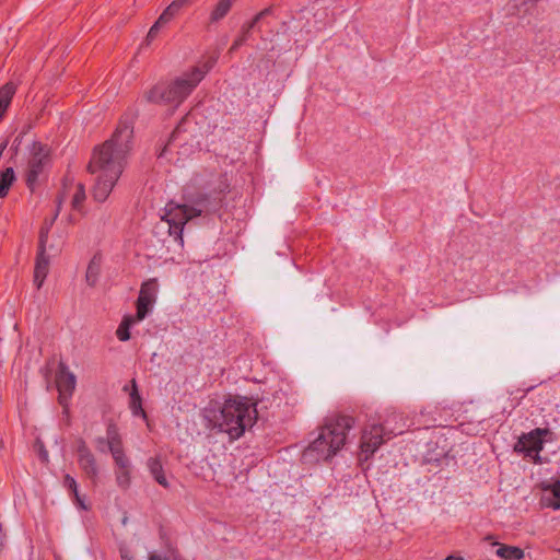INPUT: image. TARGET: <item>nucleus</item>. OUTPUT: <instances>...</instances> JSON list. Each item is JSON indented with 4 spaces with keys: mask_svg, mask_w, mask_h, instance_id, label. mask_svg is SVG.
<instances>
[{
    "mask_svg": "<svg viewBox=\"0 0 560 560\" xmlns=\"http://www.w3.org/2000/svg\"><path fill=\"white\" fill-rule=\"evenodd\" d=\"M132 136V124L120 120L112 138L94 150L88 172L98 173L92 191L95 201L104 202L119 179Z\"/></svg>",
    "mask_w": 560,
    "mask_h": 560,
    "instance_id": "1",
    "label": "nucleus"
},
{
    "mask_svg": "<svg viewBox=\"0 0 560 560\" xmlns=\"http://www.w3.org/2000/svg\"><path fill=\"white\" fill-rule=\"evenodd\" d=\"M211 66H195L170 81H159L143 93V98L150 104L177 108L194 92L203 80Z\"/></svg>",
    "mask_w": 560,
    "mask_h": 560,
    "instance_id": "2",
    "label": "nucleus"
},
{
    "mask_svg": "<svg viewBox=\"0 0 560 560\" xmlns=\"http://www.w3.org/2000/svg\"><path fill=\"white\" fill-rule=\"evenodd\" d=\"M257 401L246 396L236 395L225 399L219 416H214L213 428L229 434L231 440L240 439L247 428L257 420Z\"/></svg>",
    "mask_w": 560,
    "mask_h": 560,
    "instance_id": "3",
    "label": "nucleus"
},
{
    "mask_svg": "<svg viewBox=\"0 0 560 560\" xmlns=\"http://www.w3.org/2000/svg\"><path fill=\"white\" fill-rule=\"evenodd\" d=\"M353 424L354 419L351 416L330 418L318 436L304 451L303 456L316 462L330 459L346 444L347 435Z\"/></svg>",
    "mask_w": 560,
    "mask_h": 560,
    "instance_id": "4",
    "label": "nucleus"
},
{
    "mask_svg": "<svg viewBox=\"0 0 560 560\" xmlns=\"http://www.w3.org/2000/svg\"><path fill=\"white\" fill-rule=\"evenodd\" d=\"M194 218H196V215H192L191 206L170 202L165 208V214L162 217V221L166 223L168 234L174 237V241L182 245L184 243V225Z\"/></svg>",
    "mask_w": 560,
    "mask_h": 560,
    "instance_id": "5",
    "label": "nucleus"
},
{
    "mask_svg": "<svg viewBox=\"0 0 560 560\" xmlns=\"http://www.w3.org/2000/svg\"><path fill=\"white\" fill-rule=\"evenodd\" d=\"M50 150L47 144L34 141L31 150V156L25 173V183L31 191L34 190L39 175L50 161Z\"/></svg>",
    "mask_w": 560,
    "mask_h": 560,
    "instance_id": "6",
    "label": "nucleus"
},
{
    "mask_svg": "<svg viewBox=\"0 0 560 560\" xmlns=\"http://www.w3.org/2000/svg\"><path fill=\"white\" fill-rule=\"evenodd\" d=\"M75 375L69 371L68 365L60 361L56 372V386L58 389V401L68 412L69 400L75 389Z\"/></svg>",
    "mask_w": 560,
    "mask_h": 560,
    "instance_id": "7",
    "label": "nucleus"
},
{
    "mask_svg": "<svg viewBox=\"0 0 560 560\" xmlns=\"http://www.w3.org/2000/svg\"><path fill=\"white\" fill-rule=\"evenodd\" d=\"M549 433V429L541 428H536L528 433H523L514 445V451L517 453H523L526 456H532V454L535 453V460L540 462L539 452L544 447L542 438Z\"/></svg>",
    "mask_w": 560,
    "mask_h": 560,
    "instance_id": "8",
    "label": "nucleus"
},
{
    "mask_svg": "<svg viewBox=\"0 0 560 560\" xmlns=\"http://www.w3.org/2000/svg\"><path fill=\"white\" fill-rule=\"evenodd\" d=\"M158 294V280L148 279L142 282L138 299L136 301V319L143 320L151 312Z\"/></svg>",
    "mask_w": 560,
    "mask_h": 560,
    "instance_id": "9",
    "label": "nucleus"
},
{
    "mask_svg": "<svg viewBox=\"0 0 560 560\" xmlns=\"http://www.w3.org/2000/svg\"><path fill=\"white\" fill-rule=\"evenodd\" d=\"M224 201V190L199 195L191 205L192 215L218 213Z\"/></svg>",
    "mask_w": 560,
    "mask_h": 560,
    "instance_id": "10",
    "label": "nucleus"
},
{
    "mask_svg": "<svg viewBox=\"0 0 560 560\" xmlns=\"http://www.w3.org/2000/svg\"><path fill=\"white\" fill-rule=\"evenodd\" d=\"M190 0H174L161 13L154 24L150 27L145 42L150 45L159 35L160 31L171 23L180 10L187 5Z\"/></svg>",
    "mask_w": 560,
    "mask_h": 560,
    "instance_id": "11",
    "label": "nucleus"
},
{
    "mask_svg": "<svg viewBox=\"0 0 560 560\" xmlns=\"http://www.w3.org/2000/svg\"><path fill=\"white\" fill-rule=\"evenodd\" d=\"M77 455L80 469L93 485H96L100 477V468L94 454L83 439L78 443Z\"/></svg>",
    "mask_w": 560,
    "mask_h": 560,
    "instance_id": "12",
    "label": "nucleus"
},
{
    "mask_svg": "<svg viewBox=\"0 0 560 560\" xmlns=\"http://www.w3.org/2000/svg\"><path fill=\"white\" fill-rule=\"evenodd\" d=\"M385 442L384 428L381 424H372L365 428L361 435L360 448L365 454V458L372 456L378 447Z\"/></svg>",
    "mask_w": 560,
    "mask_h": 560,
    "instance_id": "13",
    "label": "nucleus"
},
{
    "mask_svg": "<svg viewBox=\"0 0 560 560\" xmlns=\"http://www.w3.org/2000/svg\"><path fill=\"white\" fill-rule=\"evenodd\" d=\"M124 392L129 393V408L131 410L132 416L141 417L144 420L148 419L147 412L142 407V397L138 389V384L135 378L130 381V384H126L122 388Z\"/></svg>",
    "mask_w": 560,
    "mask_h": 560,
    "instance_id": "14",
    "label": "nucleus"
},
{
    "mask_svg": "<svg viewBox=\"0 0 560 560\" xmlns=\"http://www.w3.org/2000/svg\"><path fill=\"white\" fill-rule=\"evenodd\" d=\"M49 271V257L46 255V249H38L36 255L34 268V284L37 290L43 287V283Z\"/></svg>",
    "mask_w": 560,
    "mask_h": 560,
    "instance_id": "15",
    "label": "nucleus"
},
{
    "mask_svg": "<svg viewBox=\"0 0 560 560\" xmlns=\"http://www.w3.org/2000/svg\"><path fill=\"white\" fill-rule=\"evenodd\" d=\"M147 467L154 480L165 489L170 488V483L165 477L162 462L159 457H150Z\"/></svg>",
    "mask_w": 560,
    "mask_h": 560,
    "instance_id": "16",
    "label": "nucleus"
},
{
    "mask_svg": "<svg viewBox=\"0 0 560 560\" xmlns=\"http://www.w3.org/2000/svg\"><path fill=\"white\" fill-rule=\"evenodd\" d=\"M62 485L68 490L70 497L73 499L74 504L79 509L88 511L89 506L85 504L84 499L79 493L78 483L75 479L71 475L66 474L63 477Z\"/></svg>",
    "mask_w": 560,
    "mask_h": 560,
    "instance_id": "17",
    "label": "nucleus"
},
{
    "mask_svg": "<svg viewBox=\"0 0 560 560\" xmlns=\"http://www.w3.org/2000/svg\"><path fill=\"white\" fill-rule=\"evenodd\" d=\"M15 92L16 85L13 82H8L0 88V120L11 104Z\"/></svg>",
    "mask_w": 560,
    "mask_h": 560,
    "instance_id": "18",
    "label": "nucleus"
},
{
    "mask_svg": "<svg viewBox=\"0 0 560 560\" xmlns=\"http://www.w3.org/2000/svg\"><path fill=\"white\" fill-rule=\"evenodd\" d=\"M236 0H218L210 13V22L215 23L224 19Z\"/></svg>",
    "mask_w": 560,
    "mask_h": 560,
    "instance_id": "19",
    "label": "nucleus"
},
{
    "mask_svg": "<svg viewBox=\"0 0 560 560\" xmlns=\"http://www.w3.org/2000/svg\"><path fill=\"white\" fill-rule=\"evenodd\" d=\"M497 556L504 560H522L524 550L516 546L501 544L495 551Z\"/></svg>",
    "mask_w": 560,
    "mask_h": 560,
    "instance_id": "20",
    "label": "nucleus"
},
{
    "mask_svg": "<svg viewBox=\"0 0 560 560\" xmlns=\"http://www.w3.org/2000/svg\"><path fill=\"white\" fill-rule=\"evenodd\" d=\"M139 320L136 319V315H126L124 316L122 320L120 322L117 330L116 336L120 341H128L130 339V328L132 325L138 323Z\"/></svg>",
    "mask_w": 560,
    "mask_h": 560,
    "instance_id": "21",
    "label": "nucleus"
},
{
    "mask_svg": "<svg viewBox=\"0 0 560 560\" xmlns=\"http://www.w3.org/2000/svg\"><path fill=\"white\" fill-rule=\"evenodd\" d=\"M544 490L550 491L552 494V498L542 499L544 504L553 510H560V480L545 486Z\"/></svg>",
    "mask_w": 560,
    "mask_h": 560,
    "instance_id": "22",
    "label": "nucleus"
},
{
    "mask_svg": "<svg viewBox=\"0 0 560 560\" xmlns=\"http://www.w3.org/2000/svg\"><path fill=\"white\" fill-rule=\"evenodd\" d=\"M15 180V173L13 167H7L0 173V198H4L13 182Z\"/></svg>",
    "mask_w": 560,
    "mask_h": 560,
    "instance_id": "23",
    "label": "nucleus"
},
{
    "mask_svg": "<svg viewBox=\"0 0 560 560\" xmlns=\"http://www.w3.org/2000/svg\"><path fill=\"white\" fill-rule=\"evenodd\" d=\"M131 471L132 468L115 469L116 483L120 489H129L131 485Z\"/></svg>",
    "mask_w": 560,
    "mask_h": 560,
    "instance_id": "24",
    "label": "nucleus"
},
{
    "mask_svg": "<svg viewBox=\"0 0 560 560\" xmlns=\"http://www.w3.org/2000/svg\"><path fill=\"white\" fill-rule=\"evenodd\" d=\"M116 466V469L132 468L129 457L125 454V451H117L110 453Z\"/></svg>",
    "mask_w": 560,
    "mask_h": 560,
    "instance_id": "25",
    "label": "nucleus"
},
{
    "mask_svg": "<svg viewBox=\"0 0 560 560\" xmlns=\"http://www.w3.org/2000/svg\"><path fill=\"white\" fill-rule=\"evenodd\" d=\"M100 275V266L95 264L94 260H91V262L88 266L85 279L89 285L94 287L97 282Z\"/></svg>",
    "mask_w": 560,
    "mask_h": 560,
    "instance_id": "26",
    "label": "nucleus"
},
{
    "mask_svg": "<svg viewBox=\"0 0 560 560\" xmlns=\"http://www.w3.org/2000/svg\"><path fill=\"white\" fill-rule=\"evenodd\" d=\"M55 218L48 222L47 220L43 224L39 231V237H38V249H47V241H48V234L50 231V226L52 225Z\"/></svg>",
    "mask_w": 560,
    "mask_h": 560,
    "instance_id": "27",
    "label": "nucleus"
},
{
    "mask_svg": "<svg viewBox=\"0 0 560 560\" xmlns=\"http://www.w3.org/2000/svg\"><path fill=\"white\" fill-rule=\"evenodd\" d=\"M257 27L250 21L244 23L241 28V34L235 38L243 46L252 35V31Z\"/></svg>",
    "mask_w": 560,
    "mask_h": 560,
    "instance_id": "28",
    "label": "nucleus"
},
{
    "mask_svg": "<svg viewBox=\"0 0 560 560\" xmlns=\"http://www.w3.org/2000/svg\"><path fill=\"white\" fill-rule=\"evenodd\" d=\"M85 200V190L82 184H79L77 191L74 192L71 201V206L74 210H80L83 201Z\"/></svg>",
    "mask_w": 560,
    "mask_h": 560,
    "instance_id": "29",
    "label": "nucleus"
},
{
    "mask_svg": "<svg viewBox=\"0 0 560 560\" xmlns=\"http://www.w3.org/2000/svg\"><path fill=\"white\" fill-rule=\"evenodd\" d=\"M447 459L446 453L441 452L439 454H433V452L429 451L424 456V463L427 464H435L436 466H441L443 462Z\"/></svg>",
    "mask_w": 560,
    "mask_h": 560,
    "instance_id": "30",
    "label": "nucleus"
},
{
    "mask_svg": "<svg viewBox=\"0 0 560 560\" xmlns=\"http://www.w3.org/2000/svg\"><path fill=\"white\" fill-rule=\"evenodd\" d=\"M107 448L110 453H114L117 451H122L124 450V445H122V439L120 436V434H118L117 436L115 438H112L108 442H107Z\"/></svg>",
    "mask_w": 560,
    "mask_h": 560,
    "instance_id": "31",
    "label": "nucleus"
},
{
    "mask_svg": "<svg viewBox=\"0 0 560 560\" xmlns=\"http://www.w3.org/2000/svg\"><path fill=\"white\" fill-rule=\"evenodd\" d=\"M273 12V7L270 5L268 8H265L264 10H261L260 12H258L252 20L250 22L254 23V25H258V23L260 21H262L266 16L268 15H271Z\"/></svg>",
    "mask_w": 560,
    "mask_h": 560,
    "instance_id": "32",
    "label": "nucleus"
},
{
    "mask_svg": "<svg viewBox=\"0 0 560 560\" xmlns=\"http://www.w3.org/2000/svg\"><path fill=\"white\" fill-rule=\"evenodd\" d=\"M25 132H20L13 140L11 147H10V151L12 152V155H18L19 154V151H20V147L22 144V141H23V137H24Z\"/></svg>",
    "mask_w": 560,
    "mask_h": 560,
    "instance_id": "33",
    "label": "nucleus"
},
{
    "mask_svg": "<svg viewBox=\"0 0 560 560\" xmlns=\"http://www.w3.org/2000/svg\"><path fill=\"white\" fill-rule=\"evenodd\" d=\"M119 434L118 427L115 422L109 421L106 428V442H108L112 438H115Z\"/></svg>",
    "mask_w": 560,
    "mask_h": 560,
    "instance_id": "34",
    "label": "nucleus"
},
{
    "mask_svg": "<svg viewBox=\"0 0 560 560\" xmlns=\"http://www.w3.org/2000/svg\"><path fill=\"white\" fill-rule=\"evenodd\" d=\"M95 443H96V448L104 453L106 451V447H107V442H106V439L104 436H98L96 440H95Z\"/></svg>",
    "mask_w": 560,
    "mask_h": 560,
    "instance_id": "35",
    "label": "nucleus"
},
{
    "mask_svg": "<svg viewBox=\"0 0 560 560\" xmlns=\"http://www.w3.org/2000/svg\"><path fill=\"white\" fill-rule=\"evenodd\" d=\"M38 456H39V459L43 463H47L48 462V452L45 448L43 443H39Z\"/></svg>",
    "mask_w": 560,
    "mask_h": 560,
    "instance_id": "36",
    "label": "nucleus"
},
{
    "mask_svg": "<svg viewBox=\"0 0 560 560\" xmlns=\"http://www.w3.org/2000/svg\"><path fill=\"white\" fill-rule=\"evenodd\" d=\"M4 542H5V533H4L2 525L0 524V551L3 549Z\"/></svg>",
    "mask_w": 560,
    "mask_h": 560,
    "instance_id": "37",
    "label": "nucleus"
},
{
    "mask_svg": "<svg viewBox=\"0 0 560 560\" xmlns=\"http://www.w3.org/2000/svg\"><path fill=\"white\" fill-rule=\"evenodd\" d=\"M148 559L149 560H166V558H162L160 555H158L155 552L149 553Z\"/></svg>",
    "mask_w": 560,
    "mask_h": 560,
    "instance_id": "38",
    "label": "nucleus"
},
{
    "mask_svg": "<svg viewBox=\"0 0 560 560\" xmlns=\"http://www.w3.org/2000/svg\"><path fill=\"white\" fill-rule=\"evenodd\" d=\"M242 45L240 44V42H237L236 39H234L231 48H230V51H235L237 50Z\"/></svg>",
    "mask_w": 560,
    "mask_h": 560,
    "instance_id": "39",
    "label": "nucleus"
},
{
    "mask_svg": "<svg viewBox=\"0 0 560 560\" xmlns=\"http://www.w3.org/2000/svg\"><path fill=\"white\" fill-rule=\"evenodd\" d=\"M7 147H8V140L2 141V142L0 143V154H1V155L3 154L4 150L7 149Z\"/></svg>",
    "mask_w": 560,
    "mask_h": 560,
    "instance_id": "40",
    "label": "nucleus"
},
{
    "mask_svg": "<svg viewBox=\"0 0 560 560\" xmlns=\"http://www.w3.org/2000/svg\"><path fill=\"white\" fill-rule=\"evenodd\" d=\"M444 560H464L460 556H447Z\"/></svg>",
    "mask_w": 560,
    "mask_h": 560,
    "instance_id": "41",
    "label": "nucleus"
},
{
    "mask_svg": "<svg viewBox=\"0 0 560 560\" xmlns=\"http://www.w3.org/2000/svg\"><path fill=\"white\" fill-rule=\"evenodd\" d=\"M122 559L124 560H135L133 557H127V556H122Z\"/></svg>",
    "mask_w": 560,
    "mask_h": 560,
    "instance_id": "42",
    "label": "nucleus"
},
{
    "mask_svg": "<svg viewBox=\"0 0 560 560\" xmlns=\"http://www.w3.org/2000/svg\"><path fill=\"white\" fill-rule=\"evenodd\" d=\"M559 552H560V549H559Z\"/></svg>",
    "mask_w": 560,
    "mask_h": 560,
    "instance_id": "43",
    "label": "nucleus"
}]
</instances>
